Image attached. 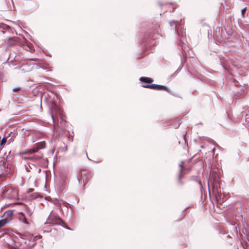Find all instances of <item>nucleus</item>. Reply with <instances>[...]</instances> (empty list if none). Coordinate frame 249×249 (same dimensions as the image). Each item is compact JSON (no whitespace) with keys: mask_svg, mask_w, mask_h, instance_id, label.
I'll return each instance as SVG.
<instances>
[{"mask_svg":"<svg viewBox=\"0 0 249 249\" xmlns=\"http://www.w3.org/2000/svg\"><path fill=\"white\" fill-rule=\"evenodd\" d=\"M91 178L90 171L87 170H81L80 178L79 179V182L83 183V186L87 184Z\"/></svg>","mask_w":249,"mask_h":249,"instance_id":"f257e3e1","label":"nucleus"},{"mask_svg":"<svg viewBox=\"0 0 249 249\" xmlns=\"http://www.w3.org/2000/svg\"><path fill=\"white\" fill-rule=\"evenodd\" d=\"M48 223L52 225H62L64 223L62 219L53 211L49 216Z\"/></svg>","mask_w":249,"mask_h":249,"instance_id":"f03ea898","label":"nucleus"},{"mask_svg":"<svg viewBox=\"0 0 249 249\" xmlns=\"http://www.w3.org/2000/svg\"><path fill=\"white\" fill-rule=\"evenodd\" d=\"M208 185L209 192H210L212 190L213 193L217 197V196H219L220 191L219 183L218 182H214V181L212 182L210 181L209 182Z\"/></svg>","mask_w":249,"mask_h":249,"instance_id":"7ed1b4c3","label":"nucleus"},{"mask_svg":"<svg viewBox=\"0 0 249 249\" xmlns=\"http://www.w3.org/2000/svg\"><path fill=\"white\" fill-rule=\"evenodd\" d=\"M45 142L44 141L38 142L36 143V147H34L32 149L26 150L21 152L22 155H25L27 154H32L35 152H36L38 150L45 148Z\"/></svg>","mask_w":249,"mask_h":249,"instance_id":"20e7f679","label":"nucleus"},{"mask_svg":"<svg viewBox=\"0 0 249 249\" xmlns=\"http://www.w3.org/2000/svg\"><path fill=\"white\" fill-rule=\"evenodd\" d=\"M52 118L54 122L58 121L59 119L61 120L63 119V110H53L51 113Z\"/></svg>","mask_w":249,"mask_h":249,"instance_id":"39448f33","label":"nucleus"},{"mask_svg":"<svg viewBox=\"0 0 249 249\" xmlns=\"http://www.w3.org/2000/svg\"><path fill=\"white\" fill-rule=\"evenodd\" d=\"M5 196L9 199H16L18 197V192L15 189H9L6 190Z\"/></svg>","mask_w":249,"mask_h":249,"instance_id":"423d86ee","label":"nucleus"},{"mask_svg":"<svg viewBox=\"0 0 249 249\" xmlns=\"http://www.w3.org/2000/svg\"><path fill=\"white\" fill-rule=\"evenodd\" d=\"M142 87L144 88L150 89H152L157 90H167V88L165 86L154 84L143 85L142 86Z\"/></svg>","mask_w":249,"mask_h":249,"instance_id":"0eeeda50","label":"nucleus"},{"mask_svg":"<svg viewBox=\"0 0 249 249\" xmlns=\"http://www.w3.org/2000/svg\"><path fill=\"white\" fill-rule=\"evenodd\" d=\"M9 172L7 167H6V162L3 161L0 164V175L6 176Z\"/></svg>","mask_w":249,"mask_h":249,"instance_id":"6e6552de","label":"nucleus"},{"mask_svg":"<svg viewBox=\"0 0 249 249\" xmlns=\"http://www.w3.org/2000/svg\"><path fill=\"white\" fill-rule=\"evenodd\" d=\"M184 163L183 161H181L179 166H180V170H179V173L178 175V181L179 182L181 183V178L184 176V170L185 169V168L184 167Z\"/></svg>","mask_w":249,"mask_h":249,"instance_id":"1a4fd4ad","label":"nucleus"},{"mask_svg":"<svg viewBox=\"0 0 249 249\" xmlns=\"http://www.w3.org/2000/svg\"><path fill=\"white\" fill-rule=\"evenodd\" d=\"M17 37H15L9 38L7 42V45L10 47L14 46L17 44Z\"/></svg>","mask_w":249,"mask_h":249,"instance_id":"9d476101","label":"nucleus"},{"mask_svg":"<svg viewBox=\"0 0 249 249\" xmlns=\"http://www.w3.org/2000/svg\"><path fill=\"white\" fill-rule=\"evenodd\" d=\"M19 219L20 221L23 222V223L27 225L29 224V222L27 221V219L26 218L25 214L22 212L19 213Z\"/></svg>","mask_w":249,"mask_h":249,"instance_id":"9b49d317","label":"nucleus"},{"mask_svg":"<svg viewBox=\"0 0 249 249\" xmlns=\"http://www.w3.org/2000/svg\"><path fill=\"white\" fill-rule=\"evenodd\" d=\"M140 80L142 82L149 84L152 83L154 81L152 78L147 77H141Z\"/></svg>","mask_w":249,"mask_h":249,"instance_id":"f8f14e48","label":"nucleus"},{"mask_svg":"<svg viewBox=\"0 0 249 249\" xmlns=\"http://www.w3.org/2000/svg\"><path fill=\"white\" fill-rule=\"evenodd\" d=\"M28 183L29 184H32V187L36 186V180L34 178H30L28 179Z\"/></svg>","mask_w":249,"mask_h":249,"instance_id":"ddd939ff","label":"nucleus"},{"mask_svg":"<svg viewBox=\"0 0 249 249\" xmlns=\"http://www.w3.org/2000/svg\"><path fill=\"white\" fill-rule=\"evenodd\" d=\"M25 212L27 214V215L29 217H31L32 216V212H31V210L30 209V208L28 207L25 206Z\"/></svg>","mask_w":249,"mask_h":249,"instance_id":"4468645a","label":"nucleus"},{"mask_svg":"<svg viewBox=\"0 0 249 249\" xmlns=\"http://www.w3.org/2000/svg\"><path fill=\"white\" fill-rule=\"evenodd\" d=\"M7 222V219L4 218L0 220V228L4 226Z\"/></svg>","mask_w":249,"mask_h":249,"instance_id":"2eb2a0df","label":"nucleus"},{"mask_svg":"<svg viewBox=\"0 0 249 249\" xmlns=\"http://www.w3.org/2000/svg\"><path fill=\"white\" fill-rule=\"evenodd\" d=\"M170 25L171 26L175 25V29H176L177 32L178 33V28L177 23L176 21H172L170 22Z\"/></svg>","mask_w":249,"mask_h":249,"instance_id":"dca6fc26","label":"nucleus"},{"mask_svg":"<svg viewBox=\"0 0 249 249\" xmlns=\"http://www.w3.org/2000/svg\"><path fill=\"white\" fill-rule=\"evenodd\" d=\"M12 214V211H6V212H5V213H4V216H10Z\"/></svg>","mask_w":249,"mask_h":249,"instance_id":"f3484780","label":"nucleus"},{"mask_svg":"<svg viewBox=\"0 0 249 249\" xmlns=\"http://www.w3.org/2000/svg\"><path fill=\"white\" fill-rule=\"evenodd\" d=\"M20 90V87L14 88L12 89L13 91H14V92H18Z\"/></svg>","mask_w":249,"mask_h":249,"instance_id":"a211bd4d","label":"nucleus"},{"mask_svg":"<svg viewBox=\"0 0 249 249\" xmlns=\"http://www.w3.org/2000/svg\"><path fill=\"white\" fill-rule=\"evenodd\" d=\"M247 11V7H245L241 11L242 15L243 17H244L246 11Z\"/></svg>","mask_w":249,"mask_h":249,"instance_id":"6ab92c4d","label":"nucleus"},{"mask_svg":"<svg viewBox=\"0 0 249 249\" xmlns=\"http://www.w3.org/2000/svg\"><path fill=\"white\" fill-rule=\"evenodd\" d=\"M6 142V138H4L2 139L0 144H1V145H3V144H5Z\"/></svg>","mask_w":249,"mask_h":249,"instance_id":"aec40b11","label":"nucleus"},{"mask_svg":"<svg viewBox=\"0 0 249 249\" xmlns=\"http://www.w3.org/2000/svg\"><path fill=\"white\" fill-rule=\"evenodd\" d=\"M34 190V188H29L27 192L28 193H31V192H33Z\"/></svg>","mask_w":249,"mask_h":249,"instance_id":"412c9836","label":"nucleus"}]
</instances>
